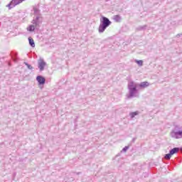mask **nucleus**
I'll list each match as a JSON object with an SVG mask.
<instances>
[{"instance_id": "nucleus-8", "label": "nucleus", "mask_w": 182, "mask_h": 182, "mask_svg": "<svg viewBox=\"0 0 182 182\" xmlns=\"http://www.w3.org/2000/svg\"><path fill=\"white\" fill-rule=\"evenodd\" d=\"M150 85V83L149 82H141L140 84L138 85L139 87H141V89H146V87H149Z\"/></svg>"}, {"instance_id": "nucleus-4", "label": "nucleus", "mask_w": 182, "mask_h": 182, "mask_svg": "<svg viewBox=\"0 0 182 182\" xmlns=\"http://www.w3.org/2000/svg\"><path fill=\"white\" fill-rule=\"evenodd\" d=\"M31 23L35 26L36 28L38 29L41 26V23H42V16H36L33 17Z\"/></svg>"}, {"instance_id": "nucleus-22", "label": "nucleus", "mask_w": 182, "mask_h": 182, "mask_svg": "<svg viewBox=\"0 0 182 182\" xmlns=\"http://www.w3.org/2000/svg\"><path fill=\"white\" fill-rule=\"evenodd\" d=\"M136 139H137V138H133V139H132V143H134V141H136Z\"/></svg>"}, {"instance_id": "nucleus-20", "label": "nucleus", "mask_w": 182, "mask_h": 182, "mask_svg": "<svg viewBox=\"0 0 182 182\" xmlns=\"http://www.w3.org/2000/svg\"><path fill=\"white\" fill-rule=\"evenodd\" d=\"M128 150H129V146H126L122 149V151H123L124 153H126V151H127Z\"/></svg>"}, {"instance_id": "nucleus-3", "label": "nucleus", "mask_w": 182, "mask_h": 182, "mask_svg": "<svg viewBox=\"0 0 182 182\" xmlns=\"http://www.w3.org/2000/svg\"><path fill=\"white\" fill-rule=\"evenodd\" d=\"M178 127H176L171 132V137L172 139H182V130H179Z\"/></svg>"}, {"instance_id": "nucleus-5", "label": "nucleus", "mask_w": 182, "mask_h": 182, "mask_svg": "<svg viewBox=\"0 0 182 182\" xmlns=\"http://www.w3.org/2000/svg\"><path fill=\"white\" fill-rule=\"evenodd\" d=\"M25 0H11L9 4L6 5V7L9 8V10L15 8L16 5H19V4H22Z\"/></svg>"}, {"instance_id": "nucleus-16", "label": "nucleus", "mask_w": 182, "mask_h": 182, "mask_svg": "<svg viewBox=\"0 0 182 182\" xmlns=\"http://www.w3.org/2000/svg\"><path fill=\"white\" fill-rule=\"evenodd\" d=\"M138 31H146L147 29V25L144 26H139V27L136 28Z\"/></svg>"}, {"instance_id": "nucleus-19", "label": "nucleus", "mask_w": 182, "mask_h": 182, "mask_svg": "<svg viewBox=\"0 0 182 182\" xmlns=\"http://www.w3.org/2000/svg\"><path fill=\"white\" fill-rule=\"evenodd\" d=\"M171 156L173 155H171L169 152L168 154H166L164 157L166 159V160H170L171 159Z\"/></svg>"}, {"instance_id": "nucleus-9", "label": "nucleus", "mask_w": 182, "mask_h": 182, "mask_svg": "<svg viewBox=\"0 0 182 182\" xmlns=\"http://www.w3.org/2000/svg\"><path fill=\"white\" fill-rule=\"evenodd\" d=\"M10 55L14 62H18V54L16 53L11 51Z\"/></svg>"}, {"instance_id": "nucleus-12", "label": "nucleus", "mask_w": 182, "mask_h": 182, "mask_svg": "<svg viewBox=\"0 0 182 182\" xmlns=\"http://www.w3.org/2000/svg\"><path fill=\"white\" fill-rule=\"evenodd\" d=\"M35 29H36V27L35 26V24L33 25H30L28 28H27V31H28V32H34Z\"/></svg>"}, {"instance_id": "nucleus-21", "label": "nucleus", "mask_w": 182, "mask_h": 182, "mask_svg": "<svg viewBox=\"0 0 182 182\" xmlns=\"http://www.w3.org/2000/svg\"><path fill=\"white\" fill-rule=\"evenodd\" d=\"M180 36H182V33L176 35V38H180Z\"/></svg>"}, {"instance_id": "nucleus-15", "label": "nucleus", "mask_w": 182, "mask_h": 182, "mask_svg": "<svg viewBox=\"0 0 182 182\" xmlns=\"http://www.w3.org/2000/svg\"><path fill=\"white\" fill-rule=\"evenodd\" d=\"M138 114H139V111H136V112L129 113V116H130L131 119H134V117H136V116H138Z\"/></svg>"}, {"instance_id": "nucleus-14", "label": "nucleus", "mask_w": 182, "mask_h": 182, "mask_svg": "<svg viewBox=\"0 0 182 182\" xmlns=\"http://www.w3.org/2000/svg\"><path fill=\"white\" fill-rule=\"evenodd\" d=\"M28 42L31 48H35V41H33V38H32V37L28 38Z\"/></svg>"}, {"instance_id": "nucleus-17", "label": "nucleus", "mask_w": 182, "mask_h": 182, "mask_svg": "<svg viewBox=\"0 0 182 182\" xmlns=\"http://www.w3.org/2000/svg\"><path fill=\"white\" fill-rule=\"evenodd\" d=\"M24 65L26 66H27L28 69H29V70H33V67H32V65H31V64L28 63L27 62H24Z\"/></svg>"}, {"instance_id": "nucleus-6", "label": "nucleus", "mask_w": 182, "mask_h": 182, "mask_svg": "<svg viewBox=\"0 0 182 182\" xmlns=\"http://www.w3.org/2000/svg\"><path fill=\"white\" fill-rule=\"evenodd\" d=\"M46 66V62H45V60H43V59L40 58L38 60V68L40 72H43V70H45Z\"/></svg>"}, {"instance_id": "nucleus-2", "label": "nucleus", "mask_w": 182, "mask_h": 182, "mask_svg": "<svg viewBox=\"0 0 182 182\" xmlns=\"http://www.w3.org/2000/svg\"><path fill=\"white\" fill-rule=\"evenodd\" d=\"M112 25V21L107 18L105 16H102L100 18V23L98 28L99 33H103L109 28V26Z\"/></svg>"}, {"instance_id": "nucleus-11", "label": "nucleus", "mask_w": 182, "mask_h": 182, "mask_svg": "<svg viewBox=\"0 0 182 182\" xmlns=\"http://www.w3.org/2000/svg\"><path fill=\"white\" fill-rule=\"evenodd\" d=\"M113 19L114 22H122V16H120V15H114Z\"/></svg>"}, {"instance_id": "nucleus-10", "label": "nucleus", "mask_w": 182, "mask_h": 182, "mask_svg": "<svg viewBox=\"0 0 182 182\" xmlns=\"http://www.w3.org/2000/svg\"><path fill=\"white\" fill-rule=\"evenodd\" d=\"M180 150V147H175L173 148L169 151V153L171 154V156L178 153V151Z\"/></svg>"}, {"instance_id": "nucleus-13", "label": "nucleus", "mask_w": 182, "mask_h": 182, "mask_svg": "<svg viewBox=\"0 0 182 182\" xmlns=\"http://www.w3.org/2000/svg\"><path fill=\"white\" fill-rule=\"evenodd\" d=\"M34 15L35 16H41V11L38 9V8H33Z\"/></svg>"}, {"instance_id": "nucleus-18", "label": "nucleus", "mask_w": 182, "mask_h": 182, "mask_svg": "<svg viewBox=\"0 0 182 182\" xmlns=\"http://www.w3.org/2000/svg\"><path fill=\"white\" fill-rule=\"evenodd\" d=\"M135 62H136V63H137V65H139V66H143V60H136Z\"/></svg>"}, {"instance_id": "nucleus-1", "label": "nucleus", "mask_w": 182, "mask_h": 182, "mask_svg": "<svg viewBox=\"0 0 182 182\" xmlns=\"http://www.w3.org/2000/svg\"><path fill=\"white\" fill-rule=\"evenodd\" d=\"M128 90L129 94L127 95V99H132L133 97H136V94L139 93V90L137 89V84L134 81H131L128 83Z\"/></svg>"}, {"instance_id": "nucleus-7", "label": "nucleus", "mask_w": 182, "mask_h": 182, "mask_svg": "<svg viewBox=\"0 0 182 182\" xmlns=\"http://www.w3.org/2000/svg\"><path fill=\"white\" fill-rule=\"evenodd\" d=\"M36 80H37L39 86H43V85H45V83L46 82V79L45 78V77H43L42 75H38L36 77Z\"/></svg>"}]
</instances>
